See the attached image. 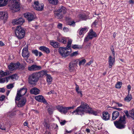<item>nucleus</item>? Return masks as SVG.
Segmentation results:
<instances>
[{
  "instance_id": "obj_61",
  "label": "nucleus",
  "mask_w": 134,
  "mask_h": 134,
  "mask_svg": "<svg viewBox=\"0 0 134 134\" xmlns=\"http://www.w3.org/2000/svg\"><path fill=\"white\" fill-rule=\"evenodd\" d=\"M114 109H116L118 111H121L122 109L119 108H116L115 107H112Z\"/></svg>"
},
{
  "instance_id": "obj_25",
  "label": "nucleus",
  "mask_w": 134,
  "mask_h": 134,
  "mask_svg": "<svg viewBox=\"0 0 134 134\" xmlns=\"http://www.w3.org/2000/svg\"><path fill=\"white\" fill-rule=\"evenodd\" d=\"M66 8L63 6H62L61 7H60L57 11V12H59L63 15L66 13Z\"/></svg>"
},
{
  "instance_id": "obj_31",
  "label": "nucleus",
  "mask_w": 134,
  "mask_h": 134,
  "mask_svg": "<svg viewBox=\"0 0 134 134\" xmlns=\"http://www.w3.org/2000/svg\"><path fill=\"white\" fill-rule=\"evenodd\" d=\"M75 86H76V90L77 92V93L78 94H79L80 95V96L81 97H82V94L81 93V91H79V86L77 85L76 83H75Z\"/></svg>"
},
{
  "instance_id": "obj_23",
  "label": "nucleus",
  "mask_w": 134,
  "mask_h": 134,
  "mask_svg": "<svg viewBox=\"0 0 134 134\" xmlns=\"http://www.w3.org/2000/svg\"><path fill=\"white\" fill-rule=\"evenodd\" d=\"M50 44L54 47L55 48H59L60 46V44L59 43L53 41H52V42L51 41Z\"/></svg>"
},
{
  "instance_id": "obj_4",
  "label": "nucleus",
  "mask_w": 134,
  "mask_h": 134,
  "mask_svg": "<svg viewBox=\"0 0 134 134\" xmlns=\"http://www.w3.org/2000/svg\"><path fill=\"white\" fill-rule=\"evenodd\" d=\"M15 33L16 37L19 39H21L23 38L25 36V30L20 26H18L16 27Z\"/></svg>"
},
{
  "instance_id": "obj_62",
  "label": "nucleus",
  "mask_w": 134,
  "mask_h": 134,
  "mask_svg": "<svg viewBox=\"0 0 134 134\" xmlns=\"http://www.w3.org/2000/svg\"><path fill=\"white\" fill-rule=\"evenodd\" d=\"M5 91V90L3 88H0V92L4 93Z\"/></svg>"
},
{
  "instance_id": "obj_49",
  "label": "nucleus",
  "mask_w": 134,
  "mask_h": 134,
  "mask_svg": "<svg viewBox=\"0 0 134 134\" xmlns=\"http://www.w3.org/2000/svg\"><path fill=\"white\" fill-rule=\"evenodd\" d=\"M7 75V72H4L3 73H2L1 75H0V78L3 77Z\"/></svg>"
},
{
  "instance_id": "obj_27",
  "label": "nucleus",
  "mask_w": 134,
  "mask_h": 134,
  "mask_svg": "<svg viewBox=\"0 0 134 134\" xmlns=\"http://www.w3.org/2000/svg\"><path fill=\"white\" fill-rule=\"evenodd\" d=\"M79 18L81 20H86L87 17V16L85 14H80L78 16Z\"/></svg>"
},
{
  "instance_id": "obj_64",
  "label": "nucleus",
  "mask_w": 134,
  "mask_h": 134,
  "mask_svg": "<svg viewBox=\"0 0 134 134\" xmlns=\"http://www.w3.org/2000/svg\"><path fill=\"white\" fill-rule=\"evenodd\" d=\"M129 2L130 4H133L134 3V0H130Z\"/></svg>"
},
{
  "instance_id": "obj_2",
  "label": "nucleus",
  "mask_w": 134,
  "mask_h": 134,
  "mask_svg": "<svg viewBox=\"0 0 134 134\" xmlns=\"http://www.w3.org/2000/svg\"><path fill=\"white\" fill-rule=\"evenodd\" d=\"M46 74V70H42L38 72L34 73L29 76L28 81L30 84L35 86L40 78H42Z\"/></svg>"
},
{
  "instance_id": "obj_42",
  "label": "nucleus",
  "mask_w": 134,
  "mask_h": 134,
  "mask_svg": "<svg viewBox=\"0 0 134 134\" xmlns=\"http://www.w3.org/2000/svg\"><path fill=\"white\" fill-rule=\"evenodd\" d=\"M14 69L18 68L20 65V64L19 62H18L16 63H14Z\"/></svg>"
},
{
  "instance_id": "obj_3",
  "label": "nucleus",
  "mask_w": 134,
  "mask_h": 134,
  "mask_svg": "<svg viewBox=\"0 0 134 134\" xmlns=\"http://www.w3.org/2000/svg\"><path fill=\"white\" fill-rule=\"evenodd\" d=\"M125 115H124L123 116H120V118L118 121H114V124L116 127L119 129L125 128V124L126 122L125 121Z\"/></svg>"
},
{
  "instance_id": "obj_48",
  "label": "nucleus",
  "mask_w": 134,
  "mask_h": 134,
  "mask_svg": "<svg viewBox=\"0 0 134 134\" xmlns=\"http://www.w3.org/2000/svg\"><path fill=\"white\" fill-rule=\"evenodd\" d=\"M110 49L113 55L114 56L115 53L114 51V47L113 46H111Z\"/></svg>"
},
{
  "instance_id": "obj_5",
  "label": "nucleus",
  "mask_w": 134,
  "mask_h": 134,
  "mask_svg": "<svg viewBox=\"0 0 134 134\" xmlns=\"http://www.w3.org/2000/svg\"><path fill=\"white\" fill-rule=\"evenodd\" d=\"M71 49H69L67 47L59 48V52L61 55L63 57L66 58L68 56L71 52Z\"/></svg>"
},
{
  "instance_id": "obj_11",
  "label": "nucleus",
  "mask_w": 134,
  "mask_h": 134,
  "mask_svg": "<svg viewBox=\"0 0 134 134\" xmlns=\"http://www.w3.org/2000/svg\"><path fill=\"white\" fill-rule=\"evenodd\" d=\"M16 100L19 101L17 105L18 107H19L24 106L26 102V99L24 97H20L19 98V100Z\"/></svg>"
},
{
  "instance_id": "obj_16",
  "label": "nucleus",
  "mask_w": 134,
  "mask_h": 134,
  "mask_svg": "<svg viewBox=\"0 0 134 134\" xmlns=\"http://www.w3.org/2000/svg\"><path fill=\"white\" fill-rule=\"evenodd\" d=\"M88 35L90 37V39H92L93 37L97 36V35L96 33L93 31L92 29H91L89 32Z\"/></svg>"
},
{
  "instance_id": "obj_40",
  "label": "nucleus",
  "mask_w": 134,
  "mask_h": 134,
  "mask_svg": "<svg viewBox=\"0 0 134 134\" xmlns=\"http://www.w3.org/2000/svg\"><path fill=\"white\" fill-rule=\"evenodd\" d=\"M48 111L50 114H52L53 111V108L52 107H50L48 109Z\"/></svg>"
},
{
  "instance_id": "obj_39",
  "label": "nucleus",
  "mask_w": 134,
  "mask_h": 134,
  "mask_svg": "<svg viewBox=\"0 0 134 134\" xmlns=\"http://www.w3.org/2000/svg\"><path fill=\"white\" fill-rule=\"evenodd\" d=\"M31 52L33 54H34L36 56H37L38 55V51L36 49L32 50Z\"/></svg>"
},
{
  "instance_id": "obj_28",
  "label": "nucleus",
  "mask_w": 134,
  "mask_h": 134,
  "mask_svg": "<svg viewBox=\"0 0 134 134\" xmlns=\"http://www.w3.org/2000/svg\"><path fill=\"white\" fill-rule=\"evenodd\" d=\"M79 30V35H81L83 33L86 32L87 31V29L86 28H81Z\"/></svg>"
},
{
  "instance_id": "obj_46",
  "label": "nucleus",
  "mask_w": 134,
  "mask_h": 134,
  "mask_svg": "<svg viewBox=\"0 0 134 134\" xmlns=\"http://www.w3.org/2000/svg\"><path fill=\"white\" fill-rule=\"evenodd\" d=\"M78 54V51H75L73 53H72L70 54V56L71 57H73L74 56H76Z\"/></svg>"
},
{
  "instance_id": "obj_7",
  "label": "nucleus",
  "mask_w": 134,
  "mask_h": 134,
  "mask_svg": "<svg viewBox=\"0 0 134 134\" xmlns=\"http://www.w3.org/2000/svg\"><path fill=\"white\" fill-rule=\"evenodd\" d=\"M27 91V89L23 87L21 88L19 90H18L16 96L15 97V100H19V98L23 97L22 96L24 95Z\"/></svg>"
},
{
  "instance_id": "obj_56",
  "label": "nucleus",
  "mask_w": 134,
  "mask_h": 134,
  "mask_svg": "<svg viewBox=\"0 0 134 134\" xmlns=\"http://www.w3.org/2000/svg\"><path fill=\"white\" fill-rule=\"evenodd\" d=\"M75 107V106L74 105H73L72 107H67L68 110L70 109H72L74 108Z\"/></svg>"
},
{
  "instance_id": "obj_9",
  "label": "nucleus",
  "mask_w": 134,
  "mask_h": 134,
  "mask_svg": "<svg viewBox=\"0 0 134 134\" xmlns=\"http://www.w3.org/2000/svg\"><path fill=\"white\" fill-rule=\"evenodd\" d=\"M44 5L43 3L39 4L38 1H35L33 5V7L36 10H42L43 8Z\"/></svg>"
},
{
  "instance_id": "obj_59",
  "label": "nucleus",
  "mask_w": 134,
  "mask_h": 134,
  "mask_svg": "<svg viewBox=\"0 0 134 134\" xmlns=\"http://www.w3.org/2000/svg\"><path fill=\"white\" fill-rule=\"evenodd\" d=\"M98 22V21L97 20H95L94 21L93 23V25H94L95 26L97 25Z\"/></svg>"
},
{
  "instance_id": "obj_21",
  "label": "nucleus",
  "mask_w": 134,
  "mask_h": 134,
  "mask_svg": "<svg viewBox=\"0 0 134 134\" xmlns=\"http://www.w3.org/2000/svg\"><path fill=\"white\" fill-rule=\"evenodd\" d=\"M39 49L42 51L45 52L47 54L49 53L50 52L49 48L44 46L40 47Z\"/></svg>"
},
{
  "instance_id": "obj_26",
  "label": "nucleus",
  "mask_w": 134,
  "mask_h": 134,
  "mask_svg": "<svg viewBox=\"0 0 134 134\" xmlns=\"http://www.w3.org/2000/svg\"><path fill=\"white\" fill-rule=\"evenodd\" d=\"M63 14L58 12L54 13L55 17L58 19H62L63 17Z\"/></svg>"
},
{
  "instance_id": "obj_8",
  "label": "nucleus",
  "mask_w": 134,
  "mask_h": 134,
  "mask_svg": "<svg viewBox=\"0 0 134 134\" xmlns=\"http://www.w3.org/2000/svg\"><path fill=\"white\" fill-rule=\"evenodd\" d=\"M25 17L27 19L29 22L34 20L35 18V15L31 13L27 12L24 14Z\"/></svg>"
},
{
  "instance_id": "obj_17",
  "label": "nucleus",
  "mask_w": 134,
  "mask_h": 134,
  "mask_svg": "<svg viewBox=\"0 0 134 134\" xmlns=\"http://www.w3.org/2000/svg\"><path fill=\"white\" fill-rule=\"evenodd\" d=\"M58 109L59 111L65 114H66L68 112L67 107H64L62 106H58Z\"/></svg>"
},
{
  "instance_id": "obj_29",
  "label": "nucleus",
  "mask_w": 134,
  "mask_h": 134,
  "mask_svg": "<svg viewBox=\"0 0 134 134\" xmlns=\"http://www.w3.org/2000/svg\"><path fill=\"white\" fill-rule=\"evenodd\" d=\"M8 0H0V7L5 6L7 4Z\"/></svg>"
},
{
  "instance_id": "obj_44",
  "label": "nucleus",
  "mask_w": 134,
  "mask_h": 134,
  "mask_svg": "<svg viewBox=\"0 0 134 134\" xmlns=\"http://www.w3.org/2000/svg\"><path fill=\"white\" fill-rule=\"evenodd\" d=\"M69 70L70 72L73 71L75 70V68H74V66H72L70 64H69Z\"/></svg>"
},
{
  "instance_id": "obj_37",
  "label": "nucleus",
  "mask_w": 134,
  "mask_h": 134,
  "mask_svg": "<svg viewBox=\"0 0 134 134\" xmlns=\"http://www.w3.org/2000/svg\"><path fill=\"white\" fill-rule=\"evenodd\" d=\"M5 125L2 122H0V129L2 130H5L6 127Z\"/></svg>"
},
{
  "instance_id": "obj_19",
  "label": "nucleus",
  "mask_w": 134,
  "mask_h": 134,
  "mask_svg": "<svg viewBox=\"0 0 134 134\" xmlns=\"http://www.w3.org/2000/svg\"><path fill=\"white\" fill-rule=\"evenodd\" d=\"M30 92L31 94L36 95L39 93L40 90L34 87L30 90Z\"/></svg>"
},
{
  "instance_id": "obj_6",
  "label": "nucleus",
  "mask_w": 134,
  "mask_h": 134,
  "mask_svg": "<svg viewBox=\"0 0 134 134\" xmlns=\"http://www.w3.org/2000/svg\"><path fill=\"white\" fill-rule=\"evenodd\" d=\"M11 4L10 9L13 10V12H16L20 9L19 3L16 0H12Z\"/></svg>"
},
{
  "instance_id": "obj_15",
  "label": "nucleus",
  "mask_w": 134,
  "mask_h": 134,
  "mask_svg": "<svg viewBox=\"0 0 134 134\" xmlns=\"http://www.w3.org/2000/svg\"><path fill=\"white\" fill-rule=\"evenodd\" d=\"M36 100L39 102H43L45 104H47V102L44 97L42 95H39L35 97Z\"/></svg>"
},
{
  "instance_id": "obj_54",
  "label": "nucleus",
  "mask_w": 134,
  "mask_h": 134,
  "mask_svg": "<svg viewBox=\"0 0 134 134\" xmlns=\"http://www.w3.org/2000/svg\"><path fill=\"white\" fill-rule=\"evenodd\" d=\"M62 24L61 23H59L58 25V28L60 29H62Z\"/></svg>"
},
{
  "instance_id": "obj_34",
  "label": "nucleus",
  "mask_w": 134,
  "mask_h": 134,
  "mask_svg": "<svg viewBox=\"0 0 134 134\" xmlns=\"http://www.w3.org/2000/svg\"><path fill=\"white\" fill-rule=\"evenodd\" d=\"M49 3L53 5H56L57 4L58 0H48Z\"/></svg>"
},
{
  "instance_id": "obj_13",
  "label": "nucleus",
  "mask_w": 134,
  "mask_h": 134,
  "mask_svg": "<svg viewBox=\"0 0 134 134\" xmlns=\"http://www.w3.org/2000/svg\"><path fill=\"white\" fill-rule=\"evenodd\" d=\"M25 22V20L22 18H18L13 20L12 23L13 24H22Z\"/></svg>"
},
{
  "instance_id": "obj_60",
  "label": "nucleus",
  "mask_w": 134,
  "mask_h": 134,
  "mask_svg": "<svg viewBox=\"0 0 134 134\" xmlns=\"http://www.w3.org/2000/svg\"><path fill=\"white\" fill-rule=\"evenodd\" d=\"M53 126H54V127H55L54 128V129H58V126L57 124H53Z\"/></svg>"
},
{
  "instance_id": "obj_33",
  "label": "nucleus",
  "mask_w": 134,
  "mask_h": 134,
  "mask_svg": "<svg viewBox=\"0 0 134 134\" xmlns=\"http://www.w3.org/2000/svg\"><path fill=\"white\" fill-rule=\"evenodd\" d=\"M132 98L131 95L129 94L125 98L124 100L125 101L129 102L131 99Z\"/></svg>"
},
{
  "instance_id": "obj_53",
  "label": "nucleus",
  "mask_w": 134,
  "mask_h": 134,
  "mask_svg": "<svg viewBox=\"0 0 134 134\" xmlns=\"http://www.w3.org/2000/svg\"><path fill=\"white\" fill-rule=\"evenodd\" d=\"M5 98V96L4 95H2L0 97V101H3L4 100V99Z\"/></svg>"
},
{
  "instance_id": "obj_22",
  "label": "nucleus",
  "mask_w": 134,
  "mask_h": 134,
  "mask_svg": "<svg viewBox=\"0 0 134 134\" xmlns=\"http://www.w3.org/2000/svg\"><path fill=\"white\" fill-rule=\"evenodd\" d=\"M46 76L47 81L48 84L50 85L52 81V79L51 75L47 74L46 71V74L44 75Z\"/></svg>"
},
{
  "instance_id": "obj_58",
  "label": "nucleus",
  "mask_w": 134,
  "mask_h": 134,
  "mask_svg": "<svg viewBox=\"0 0 134 134\" xmlns=\"http://www.w3.org/2000/svg\"><path fill=\"white\" fill-rule=\"evenodd\" d=\"M55 92L53 90H51V91L47 93V94L48 95L50 94H54Z\"/></svg>"
},
{
  "instance_id": "obj_18",
  "label": "nucleus",
  "mask_w": 134,
  "mask_h": 134,
  "mask_svg": "<svg viewBox=\"0 0 134 134\" xmlns=\"http://www.w3.org/2000/svg\"><path fill=\"white\" fill-rule=\"evenodd\" d=\"M103 116L102 117V119L107 121L109 120V114L107 112H104L103 113Z\"/></svg>"
},
{
  "instance_id": "obj_10",
  "label": "nucleus",
  "mask_w": 134,
  "mask_h": 134,
  "mask_svg": "<svg viewBox=\"0 0 134 134\" xmlns=\"http://www.w3.org/2000/svg\"><path fill=\"white\" fill-rule=\"evenodd\" d=\"M22 56L24 58H28L30 55V53L28 50V46L27 45L22 50Z\"/></svg>"
},
{
  "instance_id": "obj_32",
  "label": "nucleus",
  "mask_w": 134,
  "mask_h": 134,
  "mask_svg": "<svg viewBox=\"0 0 134 134\" xmlns=\"http://www.w3.org/2000/svg\"><path fill=\"white\" fill-rule=\"evenodd\" d=\"M13 63H12L8 65V67L9 70L10 71H13L14 70Z\"/></svg>"
},
{
  "instance_id": "obj_24",
  "label": "nucleus",
  "mask_w": 134,
  "mask_h": 134,
  "mask_svg": "<svg viewBox=\"0 0 134 134\" xmlns=\"http://www.w3.org/2000/svg\"><path fill=\"white\" fill-rule=\"evenodd\" d=\"M119 115V113L116 111H114L112 113V119L113 120H115Z\"/></svg>"
},
{
  "instance_id": "obj_51",
  "label": "nucleus",
  "mask_w": 134,
  "mask_h": 134,
  "mask_svg": "<svg viewBox=\"0 0 134 134\" xmlns=\"http://www.w3.org/2000/svg\"><path fill=\"white\" fill-rule=\"evenodd\" d=\"M5 79L4 78L0 79V83H3L5 82Z\"/></svg>"
},
{
  "instance_id": "obj_50",
  "label": "nucleus",
  "mask_w": 134,
  "mask_h": 134,
  "mask_svg": "<svg viewBox=\"0 0 134 134\" xmlns=\"http://www.w3.org/2000/svg\"><path fill=\"white\" fill-rule=\"evenodd\" d=\"M17 76V75L16 74H13L10 76L11 79L12 80H13L14 79H16Z\"/></svg>"
},
{
  "instance_id": "obj_55",
  "label": "nucleus",
  "mask_w": 134,
  "mask_h": 134,
  "mask_svg": "<svg viewBox=\"0 0 134 134\" xmlns=\"http://www.w3.org/2000/svg\"><path fill=\"white\" fill-rule=\"evenodd\" d=\"M113 102V103L116 104H117L118 106V107H121L122 105V104L121 103H119L118 102Z\"/></svg>"
},
{
  "instance_id": "obj_12",
  "label": "nucleus",
  "mask_w": 134,
  "mask_h": 134,
  "mask_svg": "<svg viewBox=\"0 0 134 134\" xmlns=\"http://www.w3.org/2000/svg\"><path fill=\"white\" fill-rule=\"evenodd\" d=\"M8 18V14L7 12H0V20H3L4 23L5 21L7 20Z\"/></svg>"
},
{
  "instance_id": "obj_43",
  "label": "nucleus",
  "mask_w": 134,
  "mask_h": 134,
  "mask_svg": "<svg viewBox=\"0 0 134 134\" xmlns=\"http://www.w3.org/2000/svg\"><path fill=\"white\" fill-rule=\"evenodd\" d=\"M86 60L84 59L80 60L79 62V65L80 66L84 64L86 62Z\"/></svg>"
},
{
  "instance_id": "obj_30",
  "label": "nucleus",
  "mask_w": 134,
  "mask_h": 134,
  "mask_svg": "<svg viewBox=\"0 0 134 134\" xmlns=\"http://www.w3.org/2000/svg\"><path fill=\"white\" fill-rule=\"evenodd\" d=\"M78 62V59L73 60L70 62V64L72 66H74L75 67L76 66H77Z\"/></svg>"
},
{
  "instance_id": "obj_36",
  "label": "nucleus",
  "mask_w": 134,
  "mask_h": 134,
  "mask_svg": "<svg viewBox=\"0 0 134 134\" xmlns=\"http://www.w3.org/2000/svg\"><path fill=\"white\" fill-rule=\"evenodd\" d=\"M82 46H79L77 44L73 45L72 46V48L74 49H79L82 48Z\"/></svg>"
},
{
  "instance_id": "obj_52",
  "label": "nucleus",
  "mask_w": 134,
  "mask_h": 134,
  "mask_svg": "<svg viewBox=\"0 0 134 134\" xmlns=\"http://www.w3.org/2000/svg\"><path fill=\"white\" fill-rule=\"evenodd\" d=\"M89 39H90V37L89 36L87 35V36L85 38L84 40V41L85 42H87L89 40Z\"/></svg>"
},
{
  "instance_id": "obj_57",
  "label": "nucleus",
  "mask_w": 134,
  "mask_h": 134,
  "mask_svg": "<svg viewBox=\"0 0 134 134\" xmlns=\"http://www.w3.org/2000/svg\"><path fill=\"white\" fill-rule=\"evenodd\" d=\"M66 122V121L65 120H64L63 121L60 122V123L62 125H63L65 124Z\"/></svg>"
},
{
  "instance_id": "obj_45",
  "label": "nucleus",
  "mask_w": 134,
  "mask_h": 134,
  "mask_svg": "<svg viewBox=\"0 0 134 134\" xmlns=\"http://www.w3.org/2000/svg\"><path fill=\"white\" fill-rule=\"evenodd\" d=\"M129 113L130 114L131 117L134 119V109H133L130 111H129Z\"/></svg>"
},
{
  "instance_id": "obj_38",
  "label": "nucleus",
  "mask_w": 134,
  "mask_h": 134,
  "mask_svg": "<svg viewBox=\"0 0 134 134\" xmlns=\"http://www.w3.org/2000/svg\"><path fill=\"white\" fill-rule=\"evenodd\" d=\"M122 83L121 82H119L117 83L116 84L115 87L117 88H120L122 85Z\"/></svg>"
},
{
  "instance_id": "obj_63",
  "label": "nucleus",
  "mask_w": 134,
  "mask_h": 134,
  "mask_svg": "<svg viewBox=\"0 0 134 134\" xmlns=\"http://www.w3.org/2000/svg\"><path fill=\"white\" fill-rule=\"evenodd\" d=\"M68 29L65 27H64L63 28V30L64 31V32H67L68 31Z\"/></svg>"
},
{
  "instance_id": "obj_14",
  "label": "nucleus",
  "mask_w": 134,
  "mask_h": 134,
  "mask_svg": "<svg viewBox=\"0 0 134 134\" xmlns=\"http://www.w3.org/2000/svg\"><path fill=\"white\" fill-rule=\"evenodd\" d=\"M41 69V66L36 65H33L31 66L28 67V70L30 71L38 70Z\"/></svg>"
},
{
  "instance_id": "obj_35",
  "label": "nucleus",
  "mask_w": 134,
  "mask_h": 134,
  "mask_svg": "<svg viewBox=\"0 0 134 134\" xmlns=\"http://www.w3.org/2000/svg\"><path fill=\"white\" fill-rule=\"evenodd\" d=\"M72 41V40L71 39L69 40L68 42L67 46L66 47H67L69 49H71L70 47L71 46Z\"/></svg>"
},
{
  "instance_id": "obj_20",
  "label": "nucleus",
  "mask_w": 134,
  "mask_h": 134,
  "mask_svg": "<svg viewBox=\"0 0 134 134\" xmlns=\"http://www.w3.org/2000/svg\"><path fill=\"white\" fill-rule=\"evenodd\" d=\"M115 58H112L111 56H109V68H111L112 67V65H113V63L114 62Z\"/></svg>"
},
{
  "instance_id": "obj_1",
  "label": "nucleus",
  "mask_w": 134,
  "mask_h": 134,
  "mask_svg": "<svg viewBox=\"0 0 134 134\" xmlns=\"http://www.w3.org/2000/svg\"><path fill=\"white\" fill-rule=\"evenodd\" d=\"M85 112L95 115H96L97 114V112L93 110L92 108L89 107L88 104L83 102L81 103V105L73 111L72 114H75L76 115H81L84 114Z\"/></svg>"
},
{
  "instance_id": "obj_41",
  "label": "nucleus",
  "mask_w": 134,
  "mask_h": 134,
  "mask_svg": "<svg viewBox=\"0 0 134 134\" xmlns=\"http://www.w3.org/2000/svg\"><path fill=\"white\" fill-rule=\"evenodd\" d=\"M43 125L44 127H46V129H49L50 127V125L47 122H44L43 123Z\"/></svg>"
},
{
  "instance_id": "obj_47",
  "label": "nucleus",
  "mask_w": 134,
  "mask_h": 134,
  "mask_svg": "<svg viewBox=\"0 0 134 134\" xmlns=\"http://www.w3.org/2000/svg\"><path fill=\"white\" fill-rule=\"evenodd\" d=\"M7 88L8 89H11L14 87L13 84H10L7 86Z\"/></svg>"
}]
</instances>
